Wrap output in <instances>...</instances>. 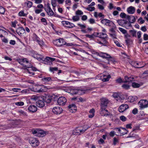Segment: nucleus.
Listing matches in <instances>:
<instances>
[{"instance_id": "nucleus-1", "label": "nucleus", "mask_w": 148, "mask_h": 148, "mask_svg": "<svg viewBox=\"0 0 148 148\" xmlns=\"http://www.w3.org/2000/svg\"><path fill=\"white\" fill-rule=\"evenodd\" d=\"M88 129V128L81 129L80 127H76L73 130L72 134L73 135H79L84 133Z\"/></svg>"}, {"instance_id": "nucleus-2", "label": "nucleus", "mask_w": 148, "mask_h": 148, "mask_svg": "<svg viewBox=\"0 0 148 148\" xmlns=\"http://www.w3.org/2000/svg\"><path fill=\"white\" fill-rule=\"evenodd\" d=\"M32 133L36 136L39 137H43L46 135L45 132L42 130L36 129L32 131Z\"/></svg>"}, {"instance_id": "nucleus-3", "label": "nucleus", "mask_w": 148, "mask_h": 148, "mask_svg": "<svg viewBox=\"0 0 148 148\" xmlns=\"http://www.w3.org/2000/svg\"><path fill=\"white\" fill-rule=\"evenodd\" d=\"M54 45L58 47H60L65 45L66 42L62 38H59L54 40L53 41Z\"/></svg>"}, {"instance_id": "nucleus-4", "label": "nucleus", "mask_w": 148, "mask_h": 148, "mask_svg": "<svg viewBox=\"0 0 148 148\" xmlns=\"http://www.w3.org/2000/svg\"><path fill=\"white\" fill-rule=\"evenodd\" d=\"M29 141L30 144L33 147H36L39 145V141L35 138H30Z\"/></svg>"}, {"instance_id": "nucleus-5", "label": "nucleus", "mask_w": 148, "mask_h": 148, "mask_svg": "<svg viewBox=\"0 0 148 148\" xmlns=\"http://www.w3.org/2000/svg\"><path fill=\"white\" fill-rule=\"evenodd\" d=\"M138 104L141 109H142L148 107V101L146 100H141L139 102Z\"/></svg>"}, {"instance_id": "nucleus-6", "label": "nucleus", "mask_w": 148, "mask_h": 148, "mask_svg": "<svg viewBox=\"0 0 148 148\" xmlns=\"http://www.w3.org/2000/svg\"><path fill=\"white\" fill-rule=\"evenodd\" d=\"M109 102L108 99L103 98L101 99L100 106L101 108H106Z\"/></svg>"}, {"instance_id": "nucleus-7", "label": "nucleus", "mask_w": 148, "mask_h": 148, "mask_svg": "<svg viewBox=\"0 0 148 148\" xmlns=\"http://www.w3.org/2000/svg\"><path fill=\"white\" fill-rule=\"evenodd\" d=\"M67 100L66 98L63 97H61L58 99L57 102L60 105L64 106L66 104Z\"/></svg>"}, {"instance_id": "nucleus-8", "label": "nucleus", "mask_w": 148, "mask_h": 148, "mask_svg": "<svg viewBox=\"0 0 148 148\" xmlns=\"http://www.w3.org/2000/svg\"><path fill=\"white\" fill-rule=\"evenodd\" d=\"M142 62H137L132 61L131 62V65L133 67L137 68H141L144 66V65L142 64Z\"/></svg>"}, {"instance_id": "nucleus-9", "label": "nucleus", "mask_w": 148, "mask_h": 148, "mask_svg": "<svg viewBox=\"0 0 148 148\" xmlns=\"http://www.w3.org/2000/svg\"><path fill=\"white\" fill-rule=\"evenodd\" d=\"M45 10L49 15L52 16L54 14V12L50 7L49 3L47 4V7L46 8H45Z\"/></svg>"}, {"instance_id": "nucleus-10", "label": "nucleus", "mask_w": 148, "mask_h": 148, "mask_svg": "<svg viewBox=\"0 0 148 148\" xmlns=\"http://www.w3.org/2000/svg\"><path fill=\"white\" fill-rule=\"evenodd\" d=\"M62 23L65 27L69 28H72L75 26L74 24L68 21H63L62 22Z\"/></svg>"}, {"instance_id": "nucleus-11", "label": "nucleus", "mask_w": 148, "mask_h": 148, "mask_svg": "<svg viewBox=\"0 0 148 148\" xmlns=\"http://www.w3.org/2000/svg\"><path fill=\"white\" fill-rule=\"evenodd\" d=\"M63 111L62 108L59 107H56L54 108L52 110L53 112L55 114H60Z\"/></svg>"}, {"instance_id": "nucleus-12", "label": "nucleus", "mask_w": 148, "mask_h": 148, "mask_svg": "<svg viewBox=\"0 0 148 148\" xmlns=\"http://www.w3.org/2000/svg\"><path fill=\"white\" fill-rule=\"evenodd\" d=\"M101 23L105 25L110 26L111 25L114 24V23L106 19H103L101 20Z\"/></svg>"}, {"instance_id": "nucleus-13", "label": "nucleus", "mask_w": 148, "mask_h": 148, "mask_svg": "<svg viewBox=\"0 0 148 148\" xmlns=\"http://www.w3.org/2000/svg\"><path fill=\"white\" fill-rule=\"evenodd\" d=\"M106 108H101L100 114L102 116H106L109 115L108 110L106 109Z\"/></svg>"}, {"instance_id": "nucleus-14", "label": "nucleus", "mask_w": 148, "mask_h": 148, "mask_svg": "<svg viewBox=\"0 0 148 148\" xmlns=\"http://www.w3.org/2000/svg\"><path fill=\"white\" fill-rule=\"evenodd\" d=\"M55 59L49 57H46L44 61H45V64L49 65L52 64V62L54 61Z\"/></svg>"}, {"instance_id": "nucleus-15", "label": "nucleus", "mask_w": 148, "mask_h": 148, "mask_svg": "<svg viewBox=\"0 0 148 148\" xmlns=\"http://www.w3.org/2000/svg\"><path fill=\"white\" fill-rule=\"evenodd\" d=\"M128 108L129 106L127 104H123L120 106L119 109V112H122Z\"/></svg>"}, {"instance_id": "nucleus-16", "label": "nucleus", "mask_w": 148, "mask_h": 148, "mask_svg": "<svg viewBox=\"0 0 148 148\" xmlns=\"http://www.w3.org/2000/svg\"><path fill=\"white\" fill-rule=\"evenodd\" d=\"M99 56L103 58H108L109 60L112 61L113 59L110 55L106 53H100Z\"/></svg>"}, {"instance_id": "nucleus-17", "label": "nucleus", "mask_w": 148, "mask_h": 148, "mask_svg": "<svg viewBox=\"0 0 148 148\" xmlns=\"http://www.w3.org/2000/svg\"><path fill=\"white\" fill-rule=\"evenodd\" d=\"M96 37H97L101 38V39L103 38H107V35L105 33H96Z\"/></svg>"}, {"instance_id": "nucleus-18", "label": "nucleus", "mask_w": 148, "mask_h": 148, "mask_svg": "<svg viewBox=\"0 0 148 148\" xmlns=\"http://www.w3.org/2000/svg\"><path fill=\"white\" fill-rule=\"evenodd\" d=\"M85 90L83 89H75L74 90L73 92H72L73 95L76 94H77L79 95L84 94L85 93Z\"/></svg>"}, {"instance_id": "nucleus-19", "label": "nucleus", "mask_w": 148, "mask_h": 148, "mask_svg": "<svg viewBox=\"0 0 148 148\" xmlns=\"http://www.w3.org/2000/svg\"><path fill=\"white\" fill-rule=\"evenodd\" d=\"M28 110L29 112L34 113L36 112L37 110V108L36 106L32 105L28 107Z\"/></svg>"}, {"instance_id": "nucleus-20", "label": "nucleus", "mask_w": 148, "mask_h": 148, "mask_svg": "<svg viewBox=\"0 0 148 148\" xmlns=\"http://www.w3.org/2000/svg\"><path fill=\"white\" fill-rule=\"evenodd\" d=\"M124 78L125 80L123 82L124 83H126L128 82H131L133 81L134 78L133 76L128 77V76L126 75L124 77Z\"/></svg>"}, {"instance_id": "nucleus-21", "label": "nucleus", "mask_w": 148, "mask_h": 148, "mask_svg": "<svg viewBox=\"0 0 148 148\" xmlns=\"http://www.w3.org/2000/svg\"><path fill=\"white\" fill-rule=\"evenodd\" d=\"M36 103V105L39 107H43L45 105V102L43 99H41L38 100Z\"/></svg>"}, {"instance_id": "nucleus-22", "label": "nucleus", "mask_w": 148, "mask_h": 148, "mask_svg": "<svg viewBox=\"0 0 148 148\" xmlns=\"http://www.w3.org/2000/svg\"><path fill=\"white\" fill-rule=\"evenodd\" d=\"M42 99H43L44 102H45L47 103H49L51 102V97L49 96H42Z\"/></svg>"}, {"instance_id": "nucleus-23", "label": "nucleus", "mask_w": 148, "mask_h": 148, "mask_svg": "<svg viewBox=\"0 0 148 148\" xmlns=\"http://www.w3.org/2000/svg\"><path fill=\"white\" fill-rule=\"evenodd\" d=\"M127 11L129 14H132L135 12V8L133 6H130L127 8Z\"/></svg>"}, {"instance_id": "nucleus-24", "label": "nucleus", "mask_w": 148, "mask_h": 148, "mask_svg": "<svg viewBox=\"0 0 148 148\" xmlns=\"http://www.w3.org/2000/svg\"><path fill=\"white\" fill-rule=\"evenodd\" d=\"M16 32L19 35H20L25 33V29L22 27H20L17 29Z\"/></svg>"}, {"instance_id": "nucleus-25", "label": "nucleus", "mask_w": 148, "mask_h": 148, "mask_svg": "<svg viewBox=\"0 0 148 148\" xmlns=\"http://www.w3.org/2000/svg\"><path fill=\"white\" fill-rule=\"evenodd\" d=\"M42 96L41 95H34L32 96L31 99L32 100L34 101H38L39 100L42 99Z\"/></svg>"}, {"instance_id": "nucleus-26", "label": "nucleus", "mask_w": 148, "mask_h": 148, "mask_svg": "<svg viewBox=\"0 0 148 148\" xmlns=\"http://www.w3.org/2000/svg\"><path fill=\"white\" fill-rule=\"evenodd\" d=\"M127 19L131 23H134L136 21V18L134 16H133L127 15Z\"/></svg>"}, {"instance_id": "nucleus-27", "label": "nucleus", "mask_w": 148, "mask_h": 148, "mask_svg": "<svg viewBox=\"0 0 148 148\" xmlns=\"http://www.w3.org/2000/svg\"><path fill=\"white\" fill-rule=\"evenodd\" d=\"M125 20L120 19L118 20L117 21V22L118 23L119 25L123 27H125Z\"/></svg>"}, {"instance_id": "nucleus-28", "label": "nucleus", "mask_w": 148, "mask_h": 148, "mask_svg": "<svg viewBox=\"0 0 148 148\" xmlns=\"http://www.w3.org/2000/svg\"><path fill=\"white\" fill-rule=\"evenodd\" d=\"M34 57L39 60H43V56L41 55L36 54L34 55Z\"/></svg>"}, {"instance_id": "nucleus-29", "label": "nucleus", "mask_w": 148, "mask_h": 148, "mask_svg": "<svg viewBox=\"0 0 148 148\" xmlns=\"http://www.w3.org/2000/svg\"><path fill=\"white\" fill-rule=\"evenodd\" d=\"M68 108L69 109H70V110H76V106L75 104L74 103H71L68 106ZM73 111V110H72Z\"/></svg>"}, {"instance_id": "nucleus-30", "label": "nucleus", "mask_w": 148, "mask_h": 148, "mask_svg": "<svg viewBox=\"0 0 148 148\" xmlns=\"http://www.w3.org/2000/svg\"><path fill=\"white\" fill-rule=\"evenodd\" d=\"M129 32L133 37H136V31L134 29L130 30Z\"/></svg>"}, {"instance_id": "nucleus-31", "label": "nucleus", "mask_w": 148, "mask_h": 148, "mask_svg": "<svg viewBox=\"0 0 148 148\" xmlns=\"http://www.w3.org/2000/svg\"><path fill=\"white\" fill-rule=\"evenodd\" d=\"M42 80L45 83H47L49 81L52 80L51 77H45L42 78Z\"/></svg>"}, {"instance_id": "nucleus-32", "label": "nucleus", "mask_w": 148, "mask_h": 148, "mask_svg": "<svg viewBox=\"0 0 148 148\" xmlns=\"http://www.w3.org/2000/svg\"><path fill=\"white\" fill-rule=\"evenodd\" d=\"M131 23L130 21H128L125 20V27H125L126 29H128L129 27H131L132 26Z\"/></svg>"}, {"instance_id": "nucleus-33", "label": "nucleus", "mask_w": 148, "mask_h": 148, "mask_svg": "<svg viewBox=\"0 0 148 148\" xmlns=\"http://www.w3.org/2000/svg\"><path fill=\"white\" fill-rule=\"evenodd\" d=\"M95 33H96V32H95L92 35H89V34H86V37L89 38L91 39H93L96 36V34H95Z\"/></svg>"}, {"instance_id": "nucleus-34", "label": "nucleus", "mask_w": 148, "mask_h": 148, "mask_svg": "<svg viewBox=\"0 0 148 148\" xmlns=\"http://www.w3.org/2000/svg\"><path fill=\"white\" fill-rule=\"evenodd\" d=\"M122 87L125 90H128L130 88V86L127 84H123L122 85Z\"/></svg>"}, {"instance_id": "nucleus-35", "label": "nucleus", "mask_w": 148, "mask_h": 148, "mask_svg": "<svg viewBox=\"0 0 148 148\" xmlns=\"http://www.w3.org/2000/svg\"><path fill=\"white\" fill-rule=\"evenodd\" d=\"M132 86L134 88H138L140 87V85L138 83L133 82L132 84Z\"/></svg>"}, {"instance_id": "nucleus-36", "label": "nucleus", "mask_w": 148, "mask_h": 148, "mask_svg": "<svg viewBox=\"0 0 148 148\" xmlns=\"http://www.w3.org/2000/svg\"><path fill=\"white\" fill-rule=\"evenodd\" d=\"M72 18L73 21H76L79 20V17L78 16L76 15L75 16H73Z\"/></svg>"}, {"instance_id": "nucleus-37", "label": "nucleus", "mask_w": 148, "mask_h": 148, "mask_svg": "<svg viewBox=\"0 0 148 148\" xmlns=\"http://www.w3.org/2000/svg\"><path fill=\"white\" fill-rule=\"evenodd\" d=\"M107 38H103L101 39L102 41V45L104 46H106L108 43V42L107 40Z\"/></svg>"}, {"instance_id": "nucleus-38", "label": "nucleus", "mask_w": 148, "mask_h": 148, "mask_svg": "<svg viewBox=\"0 0 148 148\" xmlns=\"http://www.w3.org/2000/svg\"><path fill=\"white\" fill-rule=\"evenodd\" d=\"M7 33V32L4 30L0 29V37L1 38L3 37V34H5V33Z\"/></svg>"}, {"instance_id": "nucleus-39", "label": "nucleus", "mask_w": 148, "mask_h": 148, "mask_svg": "<svg viewBox=\"0 0 148 148\" xmlns=\"http://www.w3.org/2000/svg\"><path fill=\"white\" fill-rule=\"evenodd\" d=\"M83 7L84 8L90 11H92L94 10L95 9V8L94 7H88L87 8L83 6Z\"/></svg>"}, {"instance_id": "nucleus-40", "label": "nucleus", "mask_w": 148, "mask_h": 148, "mask_svg": "<svg viewBox=\"0 0 148 148\" xmlns=\"http://www.w3.org/2000/svg\"><path fill=\"white\" fill-rule=\"evenodd\" d=\"M121 129H122V131H124L123 132H122V133H121V134L123 135H125V134H126L128 132V131L125 128H121Z\"/></svg>"}, {"instance_id": "nucleus-41", "label": "nucleus", "mask_w": 148, "mask_h": 148, "mask_svg": "<svg viewBox=\"0 0 148 148\" xmlns=\"http://www.w3.org/2000/svg\"><path fill=\"white\" fill-rule=\"evenodd\" d=\"M110 36L113 39H116V32L115 33H110L109 34Z\"/></svg>"}, {"instance_id": "nucleus-42", "label": "nucleus", "mask_w": 148, "mask_h": 148, "mask_svg": "<svg viewBox=\"0 0 148 148\" xmlns=\"http://www.w3.org/2000/svg\"><path fill=\"white\" fill-rule=\"evenodd\" d=\"M127 15H127L125 13L122 12L120 14V16L122 18H127Z\"/></svg>"}, {"instance_id": "nucleus-43", "label": "nucleus", "mask_w": 148, "mask_h": 148, "mask_svg": "<svg viewBox=\"0 0 148 148\" xmlns=\"http://www.w3.org/2000/svg\"><path fill=\"white\" fill-rule=\"evenodd\" d=\"M36 40L40 46L42 47L44 46V43L43 41L39 40L38 39H36Z\"/></svg>"}, {"instance_id": "nucleus-44", "label": "nucleus", "mask_w": 148, "mask_h": 148, "mask_svg": "<svg viewBox=\"0 0 148 148\" xmlns=\"http://www.w3.org/2000/svg\"><path fill=\"white\" fill-rule=\"evenodd\" d=\"M18 15L21 16H25L27 15L26 14L24 13V11L22 10L21 11L19 12Z\"/></svg>"}, {"instance_id": "nucleus-45", "label": "nucleus", "mask_w": 148, "mask_h": 148, "mask_svg": "<svg viewBox=\"0 0 148 148\" xmlns=\"http://www.w3.org/2000/svg\"><path fill=\"white\" fill-rule=\"evenodd\" d=\"M111 77L110 75H108L107 77L106 78H103L102 79V80L103 82H104L108 81H109V78H111Z\"/></svg>"}, {"instance_id": "nucleus-46", "label": "nucleus", "mask_w": 148, "mask_h": 148, "mask_svg": "<svg viewBox=\"0 0 148 148\" xmlns=\"http://www.w3.org/2000/svg\"><path fill=\"white\" fill-rule=\"evenodd\" d=\"M5 10L4 8L3 7L0 6V13L2 14H3L5 12Z\"/></svg>"}, {"instance_id": "nucleus-47", "label": "nucleus", "mask_w": 148, "mask_h": 148, "mask_svg": "<svg viewBox=\"0 0 148 148\" xmlns=\"http://www.w3.org/2000/svg\"><path fill=\"white\" fill-rule=\"evenodd\" d=\"M119 29L123 34H125L127 33V31L122 28L119 27Z\"/></svg>"}, {"instance_id": "nucleus-48", "label": "nucleus", "mask_w": 148, "mask_h": 148, "mask_svg": "<svg viewBox=\"0 0 148 148\" xmlns=\"http://www.w3.org/2000/svg\"><path fill=\"white\" fill-rule=\"evenodd\" d=\"M119 142L118 140L115 137L114 138L113 141V145H115L117 143Z\"/></svg>"}, {"instance_id": "nucleus-49", "label": "nucleus", "mask_w": 148, "mask_h": 148, "mask_svg": "<svg viewBox=\"0 0 148 148\" xmlns=\"http://www.w3.org/2000/svg\"><path fill=\"white\" fill-rule=\"evenodd\" d=\"M120 119L122 121L124 122L126 120L127 118L124 116L122 115L120 117Z\"/></svg>"}, {"instance_id": "nucleus-50", "label": "nucleus", "mask_w": 148, "mask_h": 148, "mask_svg": "<svg viewBox=\"0 0 148 148\" xmlns=\"http://www.w3.org/2000/svg\"><path fill=\"white\" fill-rule=\"evenodd\" d=\"M83 14V12L79 10H78L76 12V14L77 15H82Z\"/></svg>"}, {"instance_id": "nucleus-51", "label": "nucleus", "mask_w": 148, "mask_h": 148, "mask_svg": "<svg viewBox=\"0 0 148 148\" xmlns=\"http://www.w3.org/2000/svg\"><path fill=\"white\" fill-rule=\"evenodd\" d=\"M138 21H140L139 23L140 24H142L144 23L145 21L143 19V18L141 17H140L138 19Z\"/></svg>"}, {"instance_id": "nucleus-52", "label": "nucleus", "mask_w": 148, "mask_h": 148, "mask_svg": "<svg viewBox=\"0 0 148 148\" xmlns=\"http://www.w3.org/2000/svg\"><path fill=\"white\" fill-rule=\"evenodd\" d=\"M26 3L27 7L29 8L31 7L32 5V2L30 1H27Z\"/></svg>"}, {"instance_id": "nucleus-53", "label": "nucleus", "mask_w": 148, "mask_h": 148, "mask_svg": "<svg viewBox=\"0 0 148 148\" xmlns=\"http://www.w3.org/2000/svg\"><path fill=\"white\" fill-rule=\"evenodd\" d=\"M15 104L18 106H22L24 104V103L23 102L20 101L16 102Z\"/></svg>"}, {"instance_id": "nucleus-54", "label": "nucleus", "mask_w": 148, "mask_h": 148, "mask_svg": "<svg viewBox=\"0 0 148 148\" xmlns=\"http://www.w3.org/2000/svg\"><path fill=\"white\" fill-rule=\"evenodd\" d=\"M49 69L51 71L53 72L54 71L58 70V68L57 67H50Z\"/></svg>"}, {"instance_id": "nucleus-55", "label": "nucleus", "mask_w": 148, "mask_h": 148, "mask_svg": "<svg viewBox=\"0 0 148 148\" xmlns=\"http://www.w3.org/2000/svg\"><path fill=\"white\" fill-rule=\"evenodd\" d=\"M51 3L53 7H55L56 6V0H51Z\"/></svg>"}, {"instance_id": "nucleus-56", "label": "nucleus", "mask_w": 148, "mask_h": 148, "mask_svg": "<svg viewBox=\"0 0 148 148\" xmlns=\"http://www.w3.org/2000/svg\"><path fill=\"white\" fill-rule=\"evenodd\" d=\"M116 82L119 83H124L123 82L122 80V79L120 78H119L116 80Z\"/></svg>"}, {"instance_id": "nucleus-57", "label": "nucleus", "mask_w": 148, "mask_h": 148, "mask_svg": "<svg viewBox=\"0 0 148 148\" xmlns=\"http://www.w3.org/2000/svg\"><path fill=\"white\" fill-rule=\"evenodd\" d=\"M138 111V109L136 108H135L132 110V112L133 114L135 115L137 113Z\"/></svg>"}, {"instance_id": "nucleus-58", "label": "nucleus", "mask_w": 148, "mask_h": 148, "mask_svg": "<svg viewBox=\"0 0 148 148\" xmlns=\"http://www.w3.org/2000/svg\"><path fill=\"white\" fill-rule=\"evenodd\" d=\"M98 143L99 144H103L105 143V141L103 139L100 138L98 141Z\"/></svg>"}, {"instance_id": "nucleus-59", "label": "nucleus", "mask_w": 148, "mask_h": 148, "mask_svg": "<svg viewBox=\"0 0 148 148\" xmlns=\"http://www.w3.org/2000/svg\"><path fill=\"white\" fill-rule=\"evenodd\" d=\"M21 90V89L20 88H13L12 89V90L13 91L15 92H18L19 91Z\"/></svg>"}, {"instance_id": "nucleus-60", "label": "nucleus", "mask_w": 148, "mask_h": 148, "mask_svg": "<svg viewBox=\"0 0 148 148\" xmlns=\"http://www.w3.org/2000/svg\"><path fill=\"white\" fill-rule=\"evenodd\" d=\"M77 25L81 27V29H84L86 27V26L84 25L78 23L77 24Z\"/></svg>"}, {"instance_id": "nucleus-61", "label": "nucleus", "mask_w": 148, "mask_h": 148, "mask_svg": "<svg viewBox=\"0 0 148 148\" xmlns=\"http://www.w3.org/2000/svg\"><path fill=\"white\" fill-rule=\"evenodd\" d=\"M143 39L145 40H148V35L146 34H145L143 36Z\"/></svg>"}, {"instance_id": "nucleus-62", "label": "nucleus", "mask_w": 148, "mask_h": 148, "mask_svg": "<svg viewBox=\"0 0 148 148\" xmlns=\"http://www.w3.org/2000/svg\"><path fill=\"white\" fill-rule=\"evenodd\" d=\"M87 19V16L85 15H84L82 16V20L83 21H86Z\"/></svg>"}, {"instance_id": "nucleus-63", "label": "nucleus", "mask_w": 148, "mask_h": 148, "mask_svg": "<svg viewBox=\"0 0 148 148\" xmlns=\"http://www.w3.org/2000/svg\"><path fill=\"white\" fill-rule=\"evenodd\" d=\"M89 21L90 23L91 24H93L95 23V20L92 18H90L89 20Z\"/></svg>"}, {"instance_id": "nucleus-64", "label": "nucleus", "mask_w": 148, "mask_h": 148, "mask_svg": "<svg viewBox=\"0 0 148 148\" xmlns=\"http://www.w3.org/2000/svg\"><path fill=\"white\" fill-rule=\"evenodd\" d=\"M128 99L130 102H133L134 101V99L133 97L130 96L128 98Z\"/></svg>"}]
</instances>
